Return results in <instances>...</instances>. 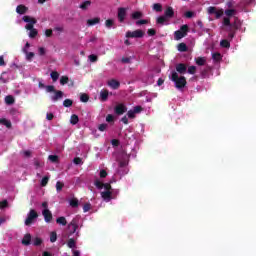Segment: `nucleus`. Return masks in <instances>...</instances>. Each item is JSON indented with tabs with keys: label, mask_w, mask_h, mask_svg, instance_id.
I'll return each mask as SVG.
<instances>
[{
	"label": "nucleus",
	"mask_w": 256,
	"mask_h": 256,
	"mask_svg": "<svg viewBox=\"0 0 256 256\" xmlns=\"http://www.w3.org/2000/svg\"><path fill=\"white\" fill-rule=\"evenodd\" d=\"M63 98V92L62 91H56L54 95L51 96V101H57L58 99Z\"/></svg>",
	"instance_id": "nucleus-21"
},
{
	"label": "nucleus",
	"mask_w": 256,
	"mask_h": 256,
	"mask_svg": "<svg viewBox=\"0 0 256 256\" xmlns=\"http://www.w3.org/2000/svg\"><path fill=\"white\" fill-rule=\"evenodd\" d=\"M57 241V232H51L50 233V242L55 243Z\"/></svg>",
	"instance_id": "nucleus-38"
},
{
	"label": "nucleus",
	"mask_w": 256,
	"mask_h": 256,
	"mask_svg": "<svg viewBox=\"0 0 256 256\" xmlns=\"http://www.w3.org/2000/svg\"><path fill=\"white\" fill-rule=\"evenodd\" d=\"M24 54L26 55L27 61H31V59H33V57H35V53H33V52L27 51V52H24Z\"/></svg>",
	"instance_id": "nucleus-36"
},
{
	"label": "nucleus",
	"mask_w": 256,
	"mask_h": 256,
	"mask_svg": "<svg viewBox=\"0 0 256 256\" xmlns=\"http://www.w3.org/2000/svg\"><path fill=\"white\" fill-rule=\"evenodd\" d=\"M174 15H175V11H173V8L167 7L164 12V15L158 17L156 21L159 25H169V19H172Z\"/></svg>",
	"instance_id": "nucleus-3"
},
{
	"label": "nucleus",
	"mask_w": 256,
	"mask_h": 256,
	"mask_svg": "<svg viewBox=\"0 0 256 256\" xmlns=\"http://www.w3.org/2000/svg\"><path fill=\"white\" fill-rule=\"evenodd\" d=\"M80 101H81L82 103H87V101H89V95H87V94H81V95H80Z\"/></svg>",
	"instance_id": "nucleus-39"
},
{
	"label": "nucleus",
	"mask_w": 256,
	"mask_h": 256,
	"mask_svg": "<svg viewBox=\"0 0 256 256\" xmlns=\"http://www.w3.org/2000/svg\"><path fill=\"white\" fill-rule=\"evenodd\" d=\"M144 35L142 30L128 31L126 32V39H141Z\"/></svg>",
	"instance_id": "nucleus-12"
},
{
	"label": "nucleus",
	"mask_w": 256,
	"mask_h": 256,
	"mask_svg": "<svg viewBox=\"0 0 256 256\" xmlns=\"http://www.w3.org/2000/svg\"><path fill=\"white\" fill-rule=\"evenodd\" d=\"M48 159L49 161H51V163H57V161L59 160V157L57 155H50Z\"/></svg>",
	"instance_id": "nucleus-42"
},
{
	"label": "nucleus",
	"mask_w": 256,
	"mask_h": 256,
	"mask_svg": "<svg viewBox=\"0 0 256 256\" xmlns=\"http://www.w3.org/2000/svg\"><path fill=\"white\" fill-rule=\"evenodd\" d=\"M108 87H110L111 89H119V87L121 86V83H119V81L115 80V79H111L107 82Z\"/></svg>",
	"instance_id": "nucleus-15"
},
{
	"label": "nucleus",
	"mask_w": 256,
	"mask_h": 256,
	"mask_svg": "<svg viewBox=\"0 0 256 256\" xmlns=\"http://www.w3.org/2000/svg\"><path fill=\"white\" fill-rule=\"evenodd\" d=\"M127 11H129V8H124V7L118 8L117 17H118V21L120 23H124V21H125V19L127 17Z\"/></svg>",
	"instance_id": "nucleus-13"
},
{
	"label": "nucleus",
	"mask_w": 256,
	"mask_h": 256,
	"mask_svg": "<svg viewBox=\"0 0 256 256\" xmlns=\"http://www.w3.org/2000/svg\"><path fill=\"white\" fill-rule=\"evenodd\" d=\"M153 9H154V11L161 12L162 6H161V4H154Z\"/></svg>",
	"instance_id": "nucleus-52"
},
{
	"label": "nucleus",
	"mask_w": 256,
	"mask_h": 256,
	"mask_svg": "<svg viewBox=\"0 0 256 256\" xmlns=\"http://www.w3.org/2000/svg\"><path fill=\"white\" fill-rule=\"evenodd\" d=\"M105 25H106L107 29H111V27H113V25H115V21L113 19H108V20H106Z\"/></svg>",
	"instance_id": "nucleus-34"
},
{
	"label": "nucleus",
	"mask_w": 256,
	"mask_h": 256,
	"mask_svg": "<svg viewBox=\"0 0 256 256\" xmlns=\"http://www.w3.org/2000/svg\"><path fill=\"white\" fill-rule=\"evenodd\" d=\"M88 59L91 63H95V61H97V55L92 54L88 57Z\"/></svg>",
	"instance_id": "nucleus-54"
},
{
	"label": "nucleus",
	"mask_w": 256,
	"mask_h": 256,
	"mask_svg": "<svg viewBox=\"0 0 256 256\" xmlns=\"http://www.w3.org/2000/svg\"><path fill=\"white\" fill-rule=\"evenodd\" d=\"M148 21L147 20H138L136 21V25H147Z\"/></svg>",
	"instance_id": "nucleus-61"
},
{
	"label": "nucleus",
	"mask_w": 256,
	"mask_h": 256,
	"mask_svg": "<svg viewBox=\"0 0 256 256\" xmlns=\"http://www.w3.org/2000/svg\"><path fill=\"white\" fill-rule=\"evenodd\" d=\"M67 245L70 249H75V240L69 239Z\"/></svg>",
	"instance_id": "nucleus-46"
},
{
	"label": "nucleus",
	"mask_w": 256,
	"mask_h": 256,
	"mask_svg": "<svg viewBox=\"0 0 256 256\" xmlns=\"http://www.w3.org/2000/svg\"><path fill=\"white\" fill-rule=\"evenodd\" d=\"M71 105H73V100H71V99L64 100V102H63L64 107H71Z\"/></svg>",
	"instance_id": "nucleus-43"
},
{
	"label": "nucleus",
	"mask_w": 256,
	"mask_h": 256,
	"mask_svg": "<svg viewBox=\"0 0 256 256\" xmlns=\"http://www.w3.org/2000/svg\"><path fill=\"white\" fill-rule=\"evenodd\" d=\"M122 63H131V58H122Z\"/></svg>",
	"instance_id": "nucleus-64"
},
{
	"label": "nucleus",
	"mask_w": 256,
	"mask_h": 256,
	"mask_svg": "<svg viewBox=\"0 0 256 256\" xmlns=\"http://www.w3.org/2000/svg\"><path fill=\"white\" fill-rule=\"evenodd\" d=\"M29 47H31V44H29V42H26L25 46L22 49L23 53H27V51H29Z\"/></svg>",
	"instance_id": "nucleus-57"
},
{
	"label": "nucleus",
	"mask_w": 256,
	"mask_h": 256,
	"mask_svg": "<svg viewBox=\"0 0 256 256\" xmlns=\"http://www.w3.org/2000/svg\"><path fill=\"white\" fill-rule=\"evenodd\" d=\"M57 225H61L62 227H65L67 225V218L60 216L56 219Z\"/></svg>",
	"instance_id": "nucleus-19"
},
{
	"label": "nucleus",
	"mask_w": 256,
	"mask_h": 256,
	"mask_svg": "<svg viewBox=\"0 0 256 256\" xmlns=\"http://www.w3.org/2000/svg\"><path fill=\"white\" fill-rule=\"evenodd\" d=\"M135 111L132 109V110H129L128 112H127V116H128V118L129 119H135Z\"/></svg>",
	"instance_id": "nucleus-47"
},
{
	"label": "nucleus",
	"mask_w": 256,
	"mask_h": 256,
	"mask_svg": "<svg viewBox=\"0 0 256 256\" xmlns=\"http://www.w3.org/2000/svg\"><path fill=\"white\" fill-rule=\"evenodd\" d=\"M5 103H6V105H13L15 103V98H13V96H11V95L6 96Z\"/></svg>",
	"instance_id": "nucleus-26"
},
{
	"label": "nucleus",
	"mask_w": 256,
	"mask_h": 256,
	"mask_svg": "<svg viewBox=\"0 0 256 256\" xmlns=\"http://www.w3.org/2000/svg\"><path fill=\"white\" fill-rule=\"evenodd\" d=\"M7 205H8L7 200H3L2 202H0V209H5Z\"/></svg>",
	"instance_id": "nucleus-60"
},
{
	"label": "nucleus",
	"mask_w": 256,
	"mask_h": 256,
	"mask_svg": "<svg viewBox=\"0 0 256 256\" xmlns=\"http://www.w3.org/2000/svg\"><path fill=\"white\" fill-rule=\"evenodd\" d=\"M67 83H69V77H67V76H62V77L60 78V84H62V85H67Z\"/></svg>",
	"instance_id": "nucleus-40"
},
{
	"label": "nucleus",
	"mask_w": 256,
	"mask_h": 256,
	"mask_svg": "<svg viewBox=\"0 0 256 256\" xmlns=\"http://www.w3.org/2000/svg\"><path fill=\"white\" fill-rule=\"evenodd\" d=\"M101 21V19L99 18H92V19H88L87 20V25L88 27H93V25H97L99 22Z\"/></svg>",
	"instance_id": "nucleus-20"
},
{
	"label": "nucleus",
	"mask_w": 256,
	"mask_h": 256,
	"mask_svg": "<svg viewBox=\"0 0 256 256\" xmlns=\"http://www.w3.org/2000/svg\"><path fill=\"white\" fill-rule=\"evenodd\" d=\"M38 53H39V55L43 56V55H45V53H47V50L45 49V47H39Z\"/></svg>",
	"instance_id": "nucleus-51"
},
{
	"label": "nucleus",
	"mask_w": 256,
	"mask_h": 256,
	"mask_svg": "<svg viewBox=\"0 0 256 256\" xmlns=\"http://www.w3.org/2000/svg\"><path fill=\"white\" fill-rule=\"evenodd\" d=\"M207 13H208V15H215L216 19H221V17H223L224 11L222 8L210 6L207 8Z\"/></svg>",
	"instance_id": "nucleus-8"
},
{
	"label": "nucleus",
	"mask_w": 256,
	"mask_h": 256,
	"mask_svg": "<svg viewBox=\"0 0 256 256\" xmlns=\"http://www.w3.org/2000/svg\"><path fill=\"white\" fill-rule=\"evenodd\" d=\"M37 217H39V215L37 214V211L31 209L27 214V218L24 222L25 225L26 226L32 225V223H35V220L37 219Z\"/></svg>",
	"instance_id": "nucleus-11"
},
{
	"label": "nucleus",
	"mask_w": 256,
	"mask_h": 256,
	"mask_svg": "<svg viewBox=\"0 0 256 256\" xmlns=\"http://www.w3.org/2000/svg\"><path fill=\"white\" fill-rule=\"evenodd\" d=\"M0 125H5L8 129L11 128V121L7 119H0Z\"/></svg>",
	"instance_id": "nucleus-30"
},
{
	"label": "nucleus",
	"mask_w": 256,
	"mask_h": 256,
	"mask_svg": "<svg viewBox=\"0 0 256 256\" xmlns=\"http://www.w3.org/2000/svg\"><path fill=\"white\" fill-rule=\"evenodd\" d=\"M63 189V183L57 182L56 183V190L59 193Z\"/></svg>",
	"instance_id": "nucleus-55"
},
{
	"label": "nucleus",
	"mask_w": 256,
	"mask_h": 256,
	"mask_svg": "<svg viewBox=\"0 0 256 256\" xmlns=\"http://www.w3.org/2000/svg\"><path fill=\"white\" fill-rule=\"evenodd\" d=\"M22 20L24 21V23H27L25 29L29 31L28 37H30V39L37 37V29L34 28L37 20L31 16H23Z\"/></svg>",
	"instance_id": "nucleus-2"
},
{
	"label": "nucleus",
	"mask_w": 256,
	"mask_h": 256,
	"mask_svg": "<svg viewBox=\"0 0 256 256\" xmlns=\"http://www.w3.org/2000/svg\"><path fill=\"white\" fill-rule=\"evenodd\" d=\"M187 31H189V26L182 25L180 30L174 32V39L176 41L183 39V37H185V35H187Z\"/></svg>",
	"instance_id": "nucleus-9"
},
{
	"label": "nucleus",
	"mask_w": 256,
	"mask_h": 256,
	"mask_svg": "<svg viewBox=\"0 0 256 256\" xmlns=\"http://www.w3.org/2000/svg\"><path fill=\"white\" fill-rule=\"evenodd\" d=\"M44 35L46 37H51L53 35V30L51 29H46L45 32H44Z\"/></svg>",
	"instance_id": "nucleus-56"
},
{
	"label": "nucleus",
	"mask_w": 256,
	"mask_h": 256,
	"mask_svg": "<svg viewBox=\"0 0 256 256\" xmlns=\"http://www.w3.org/2000/svg\"><path fill=\"white\" fill-rule=\"evenodd\" d=\"M98 129L99 131H105L107 129V124H100Z\"/></svg>",
	"instance_id": "nucleus-63"
},
{
	"label": "nucleus",
	"mask_w": 256,
	"mask_h": 256,
	"mask_svg": "<svg viewBox=\"0 0 256 256\" xmlns=\"http://www.w3.org/2000/svg\"><path fill=\"white\" fill-rule=\"evenodd\" d=\"M42 215L46 223H51L53 219V214L49 211V204L47 202L42 203Z\"/></svg>",
	"instance_id": "nucleus-7"
},
{
	"label": "nucleus",
	"mask_w": 256,
	"mask_h": 256,
	"mask_svg": "<svg viewBox=\"0 0 256 256\" xmlns=\"http://www.w3.org/2000/svg\"><path fill=\"white\" fill-rule=\"evenodd\" d=\"M171 79L175 83V87L177 89H183V87L187 85V80H185V77L179 76L177 72L172 73Z\"/></svg>",
	"instance_id": "nucleus-5"
},
{
	"label": "nucleus",
	"mask_w": 256,
	"mask_h": 256,
	"mask_svg": "<svg viewBox=\"0 0 256 256\" xmlns=\"http://www.w3.org/2000/svg\"><path fill=\"white\" fill-rule=\"evenodd\" d=\"M231 27H235V29H239V27H241V20H239L238 18H234V23L233 25L231 24Z\"/></svg>",
	"instance_id": "nucleus-33"
},
{
	"label": "nucleus",
	"mask_w": 256,
	"mask_h": 256,
	"mask_svg": "<svg viewBox=\"0 0 256 256\" xmlns=\"http://www.w3.org/2000/svg\"><path fill=\"white\" fill-rule=\"evenodd\" d=\"M94 185L100 191V195L106 203L112 201V199H117V195H119V190H115L111 188V184L104 183L100 179L94 180Z\"/></svg>",
	"instance_id": "nucleus-1"
},
{
	"label": "nucleus",
	"mask_w": 256,
	"mask_h": 256,
	"mask_svg": "<svg viewBox=\"0 0 256 256\" xmlns=\"http://www.w3.org/2000/svg\"><path fill=\"white\" fill-rule=\"evenodd\" d=\"M220 45L226 49H229L231 47V43H229L227 40H222L220 42Z\"/></svg>",
	"instance_id": "nucleus-37"
},
{
	"label": "nucleus",
	"mask_w": 256,
	"mask_h": 256,
	"mask_svg": "<svg viewBox=\"0 0 256 256\" xmlns=\"http://www.w3.org/2000/svg\"><path fill=\"white\" fill-rule=\"evenodd\" d=\"M43 243V240L39 237H35L32 239V245H35V247H39Z\"/></svg>",
	"instance_id": "nucleus-27"
},
{
	"label": "nucleus",
	"mask_w": 256,
	"mask_h": 256,
	"mask_svg": "<svg viewBox=\"0 0 256 256\" xmlns=\"http://www.w3.org/2000/svg\"><path fill=\"white\" fill-rule=\"evenodd\" d=\"M178 51H180L181 53H185V51H187V45L185 43H180L178 45Z\"/></svg>",
	"instance_id": "nucleus-32"
},
{
	"label": "nucleus",
	"mask_w": 256,
	"mask_h": 256,
	"mask_svg": "<svg viewBox=\"0 0 256 256\" xmlns=\"http://www.w3.org/2000/svg\"><path fill=\"white\" fill-rule=\"evenodd\" d=\"M212 59H213L214 63H219L221 61V59H223V55H221V53H219V52H213Z\"/></svg>",
	"instance_id": "nucleus-18"
},
{
	"label": "nucleus",
	"mask_w": 256,
	"mask_h": 256,
	"mask_svg": "<svg viewBox=\"0 0 256 256\" xmlns=\"http://www.w3.org/2000/svg\"><path fill=\"white\" fill-rule=\"evenodd\" d=\"M176 71L178 73H181V74L186 73L187 72V67L185 66V64H178L176 66Z\"/></svg>",
	"instance_id": "nucleus-23"
},
{
	"label": "nucleus",
	"mask_w": 256,
	"mask_h": 256,
	"mask_svg": "<svg viewBox=\"0 0 256 256\" xmlns=\"http://www.w3.org/2000/svg\"><path fill=\"white\" fill-rule=\"evenodd\" d=\"M99 99H100V101H102V102L107 101V99H109V90H107V89H102V90L100 91Z\"/></svg>",
	"instance_id": "nucleus-16"
},
{
	"label": "nucleus",
	"mask_w": 256,
	"mask_h": 256,
	"mask_svg": "<svg viewBox=\"0 0 256 256\" xmlns=\"http://www.w3.org/2000/svg\"><path fill=\"white\" fill-rule=\"evenodd\" d=\"M22 245H31V234L24 235Z\"/></svg>",
	"instance_id": "nucleus-22"
},
{
	"label": "nucleus",
	"mask_w": 256,
	"mask_h": 256,
	"mask_svg": "<svg viewBox=\"0 0 256 256\" xmlns=\"http://www.w3.org/2000/svg\"><path fill=\"white\" fill-rule=\"evenodd\" d=\"M185 17H186L187 19H191V17H195V12L187 11V12L185 13Z\"/></svg>",
	"instance_id": "nucleus-49"
},
{
	"label": "nucleus",
	"mask_w": 256,
	"mask_h": 256,
	"mask_svg": "<svg viewBox=\"0 0 256 256\" xmlns=\"http://www.w3.org/2000/svg\"><path fill=\"white\" fill-rule=\"evenodd\" d=\"M195 61L199 66H203L205 63H207V59L205 57H198L195 59Z\"/></svg>",
	"instance_id": "nucleus-25"
},
{
	"label": "nucleus",
	"mask_w": 256,
	"mask_h": 256,
	"mask_svg": "<svg viewBox=\"0 0 256 256\" xmlns=\"http://www.w3.org/2000/svg\"><path fill=\"white\" fill-rule=\"evenodd\" d=\"M91 210V203H86L84 206H83V211L84 213H87L88 211Z\"/></svg>",
	"instance_id": "nucleus-48"
},
{
	"label": "nucleus",
	"mask_w": 256,
	"mask_h": 256,
	"mask_svg": "<svg viewBox=\"0 0 256 256\" xmlns=\"http://www.w3.org/2000/svg\"><path fill=\"white\" fill-rule=\"evenodd\" d=\"M129 169H127V155L124 156V160L119 162V169L117 171L118 175H127Z\"/></svg>",
	"instance_id": "nucleus-10"
},
{
	"label": "nucleus",
	"mask_w": 256,
	"mask_h": 256,
	"mask_svg": "<svg viewBox=\"0 0 256 256\" xmlns=\"http://www.w3.org/2000/svg\"><path fill=\"white\" fill-rule=\"evenodd\" d=\"M132 111L137 115V113H141V111H143V108L141 106H135Z\"/></svg>",
	"instance_id": "nucleus-50"
},
{
	"label": "nucleus",
	"mask_w": 256,
	"mask_h": 256,
	"mask_svg": "<svg viewBox=\"0 0 256 256\" xmlns=\"http://www.w3.org/2000/svg\"><path fill=\"white\" fill-rule=\"evenodd\" d=\"M27 11H28V8L25 5H18L16 8V13H18V15H25Z\"/></svg>",
	"instance_id": "nucleus-17"
},
{
	"label": "nucleus",
	"mask_w": 256,
	"mask_h": 256,
	"mask_svg": "<svg viewBox=\"0 0 256 256\" xmlns=\"http://www.w3.org/2000/svg\"><path fill=\"white\" fill-rule=\"evenodd\" d=\"M69 205H70L71 207H78V205H79V200H77V198H73V199H71V200L69 201Z\"/></svg>",
	"instance_id": "nucleus-35"
},
{
	"label": "nucleus",
	"mask_w": 256,
	"mask_h": 256,
	"mask_svg": "<svg viewBox=\"0 0 256 256\" xmlns=\"http://www.w3.org/2000/svg\"><path fill=\"white\" fill-rule=\"evenodd\" d=\"M106 121L107 123H113V121H115V116H113V114H108L106 117Z\"/></svg>",
	"instance_id": "nucleus-45"
},
{
	"label": "nucleus",
	"mask_w": 256,
	"mask_h": 256,
	"mask_svg": "<svg viewBox=\"0 0 256 256\" xmlns=\"http://www.w3.org/2000/svg\"><path fill=\"white\" fill-rule=\"evenodd\" d=\"M47 183H49V177L45 176L44 178H42V181H41L42 187H45Z\"/></svg>",
	"instance_id": "nucleus-53"
},
{
	"label": "nucleus",
	"mask_w": 256,
	"mask_h": 256,
	"mask_svg": "<svg viewBox=\"0 0 256 256\" xmlns=\"http://www.w3.org/2000/svg\"><path fill=\"white\" fill-rule=\"evenodd\" d=\"M51 79L55 82L57 79H59V73L58 72H51L50 74Z\"/></svg>",
	"instance_id": "nucleus-41"
},
{
	"label": "nucleus",
	"mask_w": 256,
	"mask_h": 256,
	"mask_svg": "<svg viewBox=\"0 0 256 256\" xmlns=\"http://www.w3.org/2000/svg\"><path fill=\"white\" fill-rule=\"evenodd\" d=\"M79 227H81V217L76 216L72 219V221L68 224V229L71 235L76 233L77 237H79Z\"/></svg>",
	"instance_id": "nucleus-4"
},
{
	"label": "nucleus",
	"mask_w": 256,
	"mask_h": 256,
	"mask_svg": "<svg viewBox=\"0 0 256 256\" xmlns=\"http://www.w3.org/2000/svg\"><path fill=\"white\" fill-rule=\"evenodd\" d=\"M224 18H223V25L225 27H231V17H235L237 15V10L236 9H226L223 13Z\"/></svg>",
	"instance_id": "nucleus-6"
},
{
	"label": "nucleus",
	"mask_w": 256,
	"mask_h": 256,
	"mask_svg": "<svg viewBox=\"0 0 256 256\" xmlns=\"http://www.w3.org/2000/svg\"><path fill=\"white\" fill-rule=\"evenodd\" d=\"M195 69H197L195 66H190V67L188 68V73H190V75H194Z\"/></svg>",
	"instance_id": "nucleus-58"
},
{
	"label": "nucleus",
	"mask_w": 256,
	"mask_h": 256,
	"mask_svg": "<svg viewBox=\"0 0 256 256\" xmlns=\"http://www.w3.org/2000/svg\"><path fill=\"white\" fill-rule=\"evenodd\" d=\"M89 7H91V1L89 0L84 1L82 4H80V9H82L83 11H87Z\"/></svg>",
	"instance_id": "nucleus-24"
},
{
	"label": "nucleus",
	"mask_w": 256,
	"mask_h": 256,
	"mask_svg": "<svg viewBox=\"0 0 256 256\" xmlns=\"http://www.w3.org/2000/svg\"><path fill=\"white\" fill-rule=\"evenodd\" d=\"M74 163H75V165H82L83 164V160H81V158H75L74 159Z\"/></svg>",
	"instance_id": "nucleus-62"
},
{
	"label": "nucleus",
	"mask_w": 256,
	"mask_h": 256,
	"mask_svg": "<svg viewBox=\"0 0 256 256\" xmlns=\"http://www.w3.org/2000/svg\"><path fill=\"white\" fill-rule=\"evenodd\" d=\"M131 17L132 19H141V17H143V13L136 11L132 13Z\"/></svg>",
	"instance_id": "nucleus-31"
},
{
	"label": "nucleus",
	"mask_w": 256,
	"mask_h": 256,
	"mask_svg": "<svg viewBox=\"0 0 256 256\" xmlns=\"http://www.w3.org/2000/svg\"><path fill=\"white\" fill-rule=\"evenodd\" d=\"M9 219V217L1 216L0 215V225H3V223H6V221Z\"/></svg>",
	"instance_id": "nucleus-59"
},
{
	"label": "nucleus",
	"mask_w": 256,
	"mask_h": 256,
	"mask_svg": "<svg viewBox=\"0 0 256 256\" xmlns=\"http://www.w3.org/2000/svg\"><path fill=\"white\" fill-rule=\"evenodd\" d=\"M99 177L100 178H96V179H99L100 181H103V179H105V177H107V170L101 169L99 171Z\"/></svg>",
	"instance_id": "nucleus-29"
},
{
	"label": "nucleus",
	"mask_w": 256,
	"mask_h": 256,
	"mask_svg": "<svg viewBox=\"0 0 256 256\" xmlns=\"http://www.w3.org/2000/svg\"><path fill=\"white\" fill-rule=\"evenodd\" d=\"M71 125H77L79 123V116L73 114L70 118Z\"/></svg>",
	"instance_id": "nucleus-28"
},
{
	"label": "nucleus",
	"mask_w": 256,
	"mask_h": 256,
	"mask_svg": "<svg viewBox=\"0 0 256 256\" xmlns=\"http://www.w3.org/2000/svg\"><path fill=\"white\" fill-rule=\"evenodd\" d=\"M114 113H116V115H123V113H127V106L123 103L116 105Z\"/></svg>",
	"instance_id": "nucleus-14"
},
{
	"label": "nucleus",
	"mask_w": 256,
	"mask_h": 256,
	"mask_svg": "<svg viewBox=\"0 0 256 256\" xmlns=\"http://www.w3.org/2000/svg\"><path fill=\"white\" fill-rule=\"evenodd\" d=\"M45 90H46V93H53V92H55V86L48 85V86H46Z\"/></svg>",
	"instance_id": "nucleus-44"
}]
</instances>
